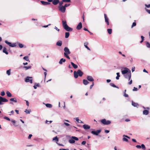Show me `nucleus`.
<instances>
[{"mask_svg":"<svg viewBox=\"0 0 150 150\" xmlns=\"http://www.w3.org/2000/svg\"><path fill=\"white\" fill-rule=\"evenodd\" d=\"M11 69H8L6 71V74L8 75L9 76L11 74Z\"/></svg>","mask_w":150,"mask_h":150,"instance_id":"38","label":"nucleus"},{"mask_svg":"<svg viewBox=\"0 0 150 150\" xmlns=\"http://www.w3.org/2000/svg\"><path fill=\"white\" fill-rule=\"evenodd\" d=\"M63 2L67 3L70 2H71V0H63Z\"/></svg>","mask_w":150,"mask_h":150,"instance_id":"48","label":"nucleus"},{"mask_svg":"<svg viewBox=\"0 0 150 150\" xmlns=\"http://www.w3.org/2000/svg\"><path fill=\"white\" fill-rule=\"evenodd\" d=\"M32 77L29 76H27L25 79V81L26 82H30L31 83H32V79H29L30 78H31Z\"/></svg>","mask_w":150,"mask_h":150,"instance_id":"12","label":"nucleus"},{"mask_svg":"<svg viewBox=\"0 0 150 150\" xmlns=\"http://www.w3.org/2000/svg\"><path fill=\"white\" fill-rule=\"evenodd\" d=\"M32 136V134H30L29 135L28 137V139H30L31 138V137Z\"/></svg>","mask_w":150,"mask_h":150,"instance_id":"62","label":"nucleus"},{"mask_svg":"<svg viewBox=\"0 0 150 150\" xmlns=\"http://www.w3.org/2000/svg\"><path fill=\"white\" fill-rule=\"evenodd\" d=\"M64 28L67 31L70 32L73 30V29L69 27L68 25L64 27Z\"/></svg>","mask_w":150,"mask_h":150,"instance_id":"13","label":"nucleus"},{"mask_svg":"<svg viewBox=\"0 0 150 150\" xmlns=\"http://www.w3.org/2000/svg\"><path fill=\"white\" fill-rule=\"evenodd\" d=\"M63 2H63V0H62V1H61L60 2L59 1V6H63L62 4H63Z\"/></svg>","mask_w":150,"mask_h":150,"instance_id":"43","label":"nucleus"},{"mask_svg":"<svg viewBox=\"0 0 150 150\" xmlns=\"http://www.w3.org/2000/svg\"><path fill=\"white\" fill-rule=\"evenodd\" d=\"M6 94L7 96L8 97H10L12 96V94L9 91H7L6 92Z\"/></svg>","mask_w":150,"mask_h":150,"instance_id":"30","label":"nucleus"},{"mask_svg":"<svg viewBox=\"0 0 150 150\" xmlns=\"http://www.w3.org/2000/svg\"><path fill=\"white\" fill-rule=\"evenodd\" d=\"M94 85V83L93 82H92V84L90 86V89H91L93 86Z\"/></svg>","mask_w":150,"mask_h":150,"instance_id":"53","label":"nucleus"},{"mask_svg":"<svg viewBox=\"0 0 150 150\" xmlns=\"http://www.w3.org/2000/svg\"><path fill=\"white\" fill-rule=\"evenodd\" d=\"M79 140V139L74 136H72L71 139L69 140V142L70 143L74 144L75 142V140L78 141Z\"/></svg>","mask_w":150,"mask_h":150,"instance_id":"2","label":"nucleus"},{"mask_svg":"<svg viewBox=\"0 0 150 150\" xmlns=\"http://www.w3.org/2000/svg\"><path fill=\"white\" fill-rule=\"evenodd\" d=\"M136 25V23L135 22H134L132 23V24L131 26V28H133Z\"/></svg>","mask_w":150,"mask_h":150,"instance_id":"45","label":"nucleus"},{"mask_svg":"<svg viewBox=\"0 0 150 150\" xmlns=\"http://www.w3.org/2000/svg\"><path fill=\"white\" fill-rule=\"evenodd\" d=\"M129 81H130L128 83V84L129 85H131L132 83V79H131V80L130 79V80Z\"/></svg>","mask_w":150,"mask_h":150,"instance_id":"60","label":"nucleus"},{"mask_svg":"<svg viewBox=\"0 0 150 150\" xmlns=\"http://www.w3.org/2000/svg\"><path fill=\"white\" fill-rule=\"evenodd\" d=\"M110 86H111L112 87H114V88H119V87L116 86V85H115L113 83H110Z\"/></svg>","mask_w":150,"mask_h":150,"instance_id":"29","label":"nucleus"},{"mask_svg":"<svg viewBox=\"0 0 150 150\" xmlns=\"http://www.w3.org/2000/svg\"><path fill=\"white\" fill-rule=\"evenodd\" d=\"M10 100L11 101H13L14 103L17 102V99L16 98H11L10 99Z\"/></svg>","mask_w":150,"mask_h":150,"instance_id":"28","label":"nucleus"},{"mask_svg":"<svg viewBox=\"0 0 150 150\" xmlns=\"http://www.w3.org/2000/svg\"><path fill=\"white\" fill-rule=\"evenodd\" d=\"M136 147L137 149H140L141 148L142 149L144 150L146 149V147L145 146L144 144H142L141 146L139 145H137L136 146Z\"/></svg>","mask_w":150,"mask_h":150,"instance_id":"11","label":"nucleus"},{"mask_svg":"<svg viewBox=\"0 0 150 150\" xmlns=\"http://www.w3.org/2000/svg\"><path fill=\"white\" fill-rule=\"evenodd\" d=\"M123 96H125V97H128V94H126V93H124Z\"/></svg>","mask_w":150,"mask_h":150,"instance_id":"59","label":"nucleus"},{"mask_svg":"<svg viewBox=\"0 0 150 150\" xmlns=\"http://www.w3.org/2000/svg\"><path fill=\"white\" fill-rule=\"evenodd\" d=\"M101 132V130L100 129L97 130L96 131L92 130L91 132V133L95 135H98V134H99Z\"/></svg>","mask_w":150,"mask_h":150,"instance_id":"8","label":"nucleus"},{"mask_svg":"<svg viewBox=\"0 0 150 150\" xmlns=\"http://www.w3.org/2000/svg\"><path fill=\"white\" fill-rule=\"evenodd\" d=\"M122 140L123 141H125L126 142H128V139L125 137H123L122 139Z\"/></svg>","mask_w":150,"mask_h":150,"instance_id":"47","label":"nucleus"},{"mask_svg":"<svg viewBox=\"0 0 150 150\" xmlns=\"http://www.w3.org/2000/svg\"><path fill=\"white\" fill-rule=\"evenodd\" d=\"M46 107L49 108H51L52 107V105L51 104L49 103H47L45 104Z\"/></svg>","mask_w":150,"mask_h":150,"instance_id":"33","label":"nucleus"},{"mask_svg":"<svg viewBox=\"0 0 150 150\" xmlns=\"http://www.w3.org/2000/svg\"><path fill=\"white\" fill-rule=\"evenodd\" d=\"M146 45L147 47L149 48H150V43L149 42H146Z\"/></svg>","mask_w":150,"mask_h":150,"instance_id":"39","label":"nucleus"},{"mask_svg":"<svg viewBox=\"0 0 150 150\" xmlns=\"http://www.w3.org/2000/svg\"><path fill=\"white\" fill-rule=\"evenodd\" d=\"M62 23L63 28L67 25V21L65 20H63L62 21Z\"/></svg>","mask_w":150,"mask_h":150,"instance_id":"20","label":"nucleus"},{"mask_svg":"<svg viewBox=\"0 0 150 150\" xmlns=\"http://www.w3.org/2000/svg\"><path fill=\"white\" fill-rule=\"evenodd\" d=\"M86 141H83L81 142V144L82 145H85L86 144Z\"/></svg>","mask_w":150,"mask_h":150,"instance_id":"63","label":"nucleus"},{"mask_svg":"<svg viewBox=\"0 0 150 150\" xmlns=\"http://www.w3.org/2000/svg\"><path fill=\"white\" fill-rule=\"evenodd\" d=\"M3 52L6 54H8V52L6 51V48L5 47H4L3 48Z\"/></svg>","mask_w":150,"mask_h":150,"instance_id":"27","label":"nucleus"},{"mask_svg":"<svg viewBox=\"0 0 150 150\" xmlns=\"http://www.w3.org/2000/svg\"><path fill=\"white\" fill-rule=\"evenodd\" d=\"M130 70L128 68L125 67L124 69V70L122 71V73L123 74H125L128 73Z\"/></svg>","mask_w":150,"mask_h":150,"instance_id":"10","label":"nucleus"},{"mask_svg":"<svg viewBox=\"0 0 150 150\" xmlns=\"http://www.w3.org/2000/svg\"><path fill=\"white\" fill-rule=\"evenodd\" d=\"M53 140H55L56 142H57L59 141V139L57 136H56L53 138Z\"/></svg>","mask_w":150,"mask_h":150,"instance_id":"41","label":"nucleus"},{"mask_svg":"<svg viewBox=\"0 0 150 150\" xmlns=\"http://www.w3.org/2000/svg\"><path fill=\"white\" fill-rule=\"evenodd\" d=\"M149 113V111L146 110H144L143 112V114L144 115H147Z\"/></svg>","mask_w":150,"mask_h":150,"instance_id":"22","label":"nucleus"},{"mask_svg":"<svg viewBox=\"0 0 150 150\" xmlns=\"http://www.w3.org/2000/svg\"><path fill=\"white\" fill-rule=\"evenodd\" d=\"M5 95V92L3 91L2 92H1V95L2 96H4V95Z\"/></svg>","mask_w":150,"mask_h":150,"instance_id":"49","label":"nucleus"},{"mask_svg":"<svg viewBox=\"0 0 150 150\" xmlns=\"http://www.w3.org/2000/svg\"><path fill=\"white\" fill-rule=\"evenodd\" d=\"M117 76L116 77V79L117 80H118L119 79V77H120V73L119 72H117L116 73Z\"/></svg>","mask_w":150,"mask_h":150,"instance_id":"37","label":"nucleus"},{"mask_svg":"<svg viewBox=\"0 0 150 150\" xmlns=\"http://www.w3.org/2000/svg\"><path fill=\"white\" fill-rule=\"evenodd\" d=\"M8 101V100L5 98L0 96V105L3 104L2 102H6Z\"/></svg>","mask_w":150,"mask_h":150,"instance_id":"6","label":"nucleus"},{"mask_svg":"<svg viewBox=\"0 0 150 150\" xmlns=\"http://www.w3.org/2000/svg\"><path fill=\"white\" fill-rule=\"evenodd\" d=\"M40 85L39 83H35L33 87L34 89H36L37 88V87H39Z\"/></svg>","mask_w":150,"mask_h":150,"instance_id":"34","label":"nucleus"},{"mask_svg":"<svg viewBox=\"0 0 150 150\" xmlns=\"http://www.w3.org/2000/svg\"><path fill=\"white\" fill-rule=\"evenodd\" d=\"M70 5V4H65L64 6L66 8V7L69 6Z\"/></svg>","mask_w":150,"mask_h":150,"instance_id":"52","label":"nucleus"},{"mask_svg":"<svg viewBox=\"0 0 150 150\" xmlns=\"http://www.w3.org/2000/svg\"><path fill=\"white\" fill-rule=\"evenodd\" d=\"M4 119H6V120H7L8 121H10V119L8 117H4Z\"/></svg>","mask_w":150,"mask_h":150,"instance_id":"50","label":"nucleus"},{"mask_svg":"<svg viewBox=\"0 0 150 150\" xmlns=\"http://www.w3.org/2000/svg\"><path fill=\"white\" fill-rule=\"evenodd\" d=\"M69 54H64V56L65 57H66L67 58H68V59H70V58L68 55Z\"/></svg>","mask_w":150,"mask_h":150,"instance_id":"46","label":"nucleus"},{"mask_svg":"<svg viewBox=\"0 0 150 150\" xmlns=\"http://www.w3.org/2000/svg\"><path fill=\"white\" fill-rule=\"evenodd\" d=\"M125 79H128L129 80H130L131 77V73L130 70H129V72L126 74L124 75Z\"/></svg>","mask_w":150,"mask_h":150,"instance_id":"4","label":"nucleus"},{"mask_svg":"<svg viewBox=\"0 0 150 150\" xmlns=\"http://www.w3.org/2000/svg\"><path fill=\"white\" fill-rule=\"evenodd\" d=\"M71 64L72 65L74 69H76L78 68V66L76 64H74L73 62H71Z\"/></svg>","mask_w":150,"mask_h":150,"instance_id":"26","label":"nucleus"},{"mask_svg":"<svg viewBox=\"0 0 150 150\" xmlns=\"http://www.w3.org/2000/svg\"><path fill=\"white\" fill-rule=\"evenodd\" d=\"M101 122L104 125H108L111 123V122L110 120H106L105 119H104L101 120Z\"/></svg>","mask_w":150,"mask_h":150,"instance_id":"5","label":"nucleus"},{"mask_svg":"<svg viewBox=\"0 0 150 150\" xmlns=\"http://www.w3.org/2000/svg\"><path fill=\"white\" fill-rule=\"evenodd\" d=\"M83 74V72L80 69L78 70L77 72L74 71V76L75 79L77 78L79 76L80 77L82 76Z\"/></svg>","mask_w":150,"mask_h":150,"instance_id":"1","label":"nucleus"},{"mask_svg":"<svg viewBox=\"0 0 150 150\" xmlns=\"http://www.w3.org/2000/svg\"><path fill=\"white\" fill-rule=\"evenodd\" d=\"M24 112H26V114H30L31 112V110L30 109L28 110L26 109L24 111Z\"/></svg>","mask_w":150,"mask_h":150,"instance_id":"31","label":"nucleus"},{"mask_svg":"<svg viewBox=\"0 0 150 150\" xmlns=\"http://www.w3.org/2000/svg\"><path fill=\"white\" fill-rule=\"evenodd\" d=\"M59 150H69V149H60Z\"/></svg>","mask_w":150,"mask_h":150,"instance_id":"64","label":"nucleus"},{"mask_svg":"<svg viewBox=\"0 0 150 150\" xmlns=\"http://www.w3.org/2000/svg\"><path fill=\"white\" fill-rule=\"evenodd\" d=\"M69 35V32H66L65 35V38H68Z\"/></svg>","mask_w":150,"mask_h":150,"instance_id":"36","label":"nucleus"},{"mask_svg":"<svg viewBox=\"0 0 150 150\" xmlns=\"http://www.w3.org/2000/svg\"><path fill=\"white\" fill-rule=\"evenodd\" d=\"M5 42L10 47H14L16 46L17 42L12 43L11 42H9L7 40H5Z\"/></svg>","mask_w":150,"mask_h":150,"instance_id":"3","label":"nucleus"},{"mask_svg":"<svg viewBox=\"0 0 150 150\" xmlns=\"http://www.w3.org/2000/svg\"><path fill=\"white\" fill-rule=\"evenodd\" d=\"M66 61V59L64 58L61 59L59 62V64H62L63 62H64Z\"/></svg>","mask_w":150,"mask_h":150,"instance_id":"21","label":"nucleus"},{"mask_svg":"<svg viewBox=\"0 0 150 150\" xmlns=\"http://www.w3.org/2000/svg\"><path fill=\"white\" fill-rule=\"evenodd\" d=\"M84 46L85 47L87 48L88 50H90V49L89 48V47L87 45H85V43H84Z\"/></svg>","mask_w":150,"mask_h":150,"instance_id":"54","label":"nucleus"},{"mask_svg":"<svg viewBox=\"0 0 150 150\" xmlns=\"http://www.w3.org/2000/svg\"><path fill=\"white\" fill-rule=\"evenodd\" d=\"M40 2L44 6L50 4V3L49 2L45 1H41Z\"/></svg>","mask_w":150,"mask_h":150,"instance_id":"17","label":"nucleus"},{"mask_svg":"<svg viewBox=\"0 0 150 150\" xmlns=\"http://www.w3.org/2000/svg\"><path fill=\"white\" fill-rule=\"evenodd\" d=\"M58 8L59 11L62 13H64L65 12L66 9L64 6H58Z\"/></svg>","mask_w":150,"mask_h":150,"instance_id":"7","label":"nucleus"},{"mask_svg":"<svg viewBox=\"0 0 150 150\" xmlns=\"http://www.w3.org/2000/svg\"><path fill=\"white\" fill-rule=\"evenodd\" d=\"M64 54H70L71 53V52L69 49L67 47H65L64 48Z\"/></svg>","mask_w":150,"mask_h":150,"instance_id":"9","label":"nucleus"},{"mask_svg":"<svg viewBox=\"0 0 150 150\" xmlns=\"http://www.w3.org/2000/svg\"><path fill=\"white\" fill-rule=\"evenodd\" d=\"M83 83L84 85H86L89 83V82L87 80L83 79Z\"/></svg>","mask_w":150,"mask_h":150,"instance_id":"25","label":"nucleus"},{"mask_svg":"<svg viewBox=\"0 0 150 150\" xmlns=\"http://www.w3.org/2000/svg\"><path fill=\"white\" fill-rule=\"evenodd\" d=\"M104 17L105 18V22L108 25H109V22L108 21V18L107 17L106 15L105 14H104Z\"/></svg>","mask_w":150,"mask_h":150,"instance_id":"16","label":"nucleus"},{"mask_svg":"<svg viewBox=\"0 0 150 150\" xmlns=\"http://www.w3.org/2000/svg\"><path fill=\"white\" fill-rule=\"evenodd\" d=\"M52 122V121H48L47 120H46L45 121V123L48 124H49L51 123Z\"/></svg>","mask_w":150,"mask_h":150,"instance_id":"44","label":"nucleus"},{"mask_svg":"<svg viewBox=\"0 0 150 150\" xmlns=\"http://www.w3.org/2000/svg\"><path fill=\"white\" fill-rule=\"evenodd\" d=\"M50 25H51V24H48L47 25H45L43 26V27H44V28H47V27H48Z\"/></svg>","mask_w":150,"mask_h":150,"instance_id":"61","label":"nucleus"},{"mask_svg":"<svg viewBox=\"0 0 150 150\" xmlns=\"http://www.w3.org/2000/svg\"><path fill=\"white\" fill-rule=\"evenodd\" d=\"M138 90V89L137 88L135 87H134L133 89V91H137Z\"/></svg>","mask_w":150,"mask_h":150,"instance_id":"56","label":"nucleus"},{"mask_svg":"<svg viewBox=\"0 0 150 150\" xmlns=\"http://www.w3.org/2000/svg\"><path fill=\"white\" fill-rule=\"evenodd\" d=\"M11 122L14 124V125L15 126H17V125H14V124L16 122L15 120H11Z\"/></svg>","mask_w":150,"mask_h":150,"instance_id":"57","label":"nucleus"},{"mask_svg":"<svg viewBox=\"0 0 150 150\" xmlns=\"http://www.w3.org/2000/svg\"><path fill=\"white\" fill-rule=\"evenodd\" d=\"M74 119H75L76 121L78 122H79V121H80V120L79 119L78 117H76Z\"/></svg>","mask_w":150,"mask_h":150,"instance_id":"51","label":"nucleus"},{"mask_svg":"<svg viewBox=\"0 0 150 150\" xmlns=\"http://www.w3.org/2000/svg\"><path fill=\"white\" fill-rule=\"evenodd\" d=\"M107 31L108 33L109 34H110L112 33V30L111 29H107Z\"/></svg>","mask_w":150,"mask_h":150,"instance_id":"40","label":"nucleus"},{"mask_svg":"<svg viewBox=\"0 0 150 150\" xmlns=\"http://www.w3.org/2000/svg\"><path fill=\"white\" fill-rule=\"evenodd\" d=\"M23 68H25V69L26 70H27L28 69H30L31 68V66H29L28 67L27 66H24L23 67Z\"/></svg>","mask_w":150,"mask_h":150,"instance_id":"35","label":"nucleus"},{"mask_svg":"<svg viewBox=\"0 0 150 150\" xmlns=\"http://www.w3.org/2000/svg\"><path fill=\"white\" fill-rule=\"evenodd\" d=\"M23 58L24 59H25V60H26L27 61H29L28 56H25L23 57Z\"/></svg>","mask_w":150,"mask_h":150,"instance_id":"42","label":"nucleus"},{"mask_svg":"<svg viewBox=\"0 0 150 150\" xmlns=\"http://www.w3.org/2000/svg\"><path fill=\"white\" fill-rule=\"evenodd\" d=\"M145 6L147 8H149L150 7V4L148 5H147L146 4H145Z\"/></svg>","mask_w":150,"mask_h":150,"instance_id":"58","label":"nucleus"},{"mask_svg":"<svg viewBox=\"0 0 150 150\" xmlns=\"http://www.w3.org/2000/svg\"><path fill=\"white\" fill-rule=\"evenodd\" d=\"M146 11L149 14H150V10H149L146 8H145Z\"/></svg>","mask_w":150,"mask_h":150,"instance_id":"55","label":"nucleus"},{"mask_svg":"<svg viewBox=\"0 0 150 150\" xmlns=\"http://www.w3.org/2000/svg\"><path fill=\"white\" fill-rule=\"evenodd\" d=\"M132 105L133 106L137 108L139 106V105L137 103H135L132 101Z\"/></svg>","mask_w":150,"mask_h":150,"instance_id":"18","label":"nucleus"},{"mask_svg":"<svg viewBox=\"0 0 150 150\" xmlns=\"http://www.w3.org/2000/svg\"><path fill=\"white\" fill-rule=\"evenodd\" d=\"M82 28V24L81 22H79L76 27V29L78 30H80Z\"/></svg>","mask_w":150,"mask_h":150,"instance_id":"15","label":"nucleus"},{"mask_svg":"<svg viewBox=\"0 0 150 150\" xmlns=\"http://www.w3.org/2000/svg\"><path fill=\"white\" fill-rule=\"evenodd\" d=\"M83 127L86 130L89 129L90 128V126L88 125L85 124L83 126Z\"/></svg>","mask_w":150,"mask_h":150,"instance_id":"19","label":"nucleus"},{"mask_svg":"<svg viewBox=\"0 0 150 150\" xmlns=\"http://www.w3.org/2000/svg\"><path fill=\"white\" fill-rule=\"evenodd\" d=\"M62 44V41L61 40L58 41L56 43V45L59 46H61Z\"/></svg>","mask_w":150,"mask_h":150,"instance_id":"24","label":"nucleus"},{"mask_svg":"<svg viewBox=\"0 0 150 150\" xmlns=\"http://www.w3.org/2000/svg\"><path fill=\"white\" fill-rule=\"evenodd\" d=\"M87 79L90 81L91 82H93L94 81V79L92 77V76H87Z\"/></svg>","mask_w":150,"mask_h":150,"instance_id":"14","label":"nucleus"},{"mask_svg":"<svg viewBox=\"0 0 150 150\" xmlns=\"http://www.w3.org/2000/svg\"><path fill=\"white\" fill-rule=\"evenodd\" d=\"M59 2V0H54L52 2V4L54 5H56Z\"/></svg>","mask_w":150,"mask_h":150,"instance_id":"23","label":"nucleus"},{"mask_svg":"<svg viewBox=\"0 0 150 150\" xmlns=\"http://www.w3.org/2000/svg\"><path fill=\"white\" fill-rule=\"evenodd\" d=\"M17 44L18 45L19 47L20 48H22L23 47V45L22 44L18 42H17Z\"/></svg>","mask_w":150,"mask_h":150,"instance_id":"32","label":"nucleus"}]
</instances>
